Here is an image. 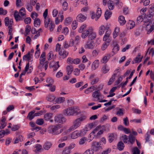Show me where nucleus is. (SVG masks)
I'll return each instance as SVG.
<instances>
[{"label":"nucleus","mask_w":154,"mask_h":154,"mask_svg":"<svg viewBox=\"0 0 154 154\" xmlns=\"http://www.w3.org/2000/svg\"><path fill=\"white\" fill-rule=\"evenodd\" d=\"M86 118L85 115H82L80 117L76 119L73 122V125L67 130V132H69L76 129L79 127L82 122L85 120Z\"/></svg>","instance_id":"1"},{"label":"nucleus","mask_w":154,"mask_h":154,"mask_svg":"<svg viewBox=\"0 0 154 154\" xmlns=\"http://www.w3.org/2000/svg\"><path fill=\"white\" fill-rule=\"evenodd\" d=\"M88 36V40H92L96 38V35L95 32L93 31L92 27H90L82 33L81 37L82 38H85Z\"/></svg>","instance_id":"2"},{"label":"nucleus","mask_w":154,"mask_h":154,"mask_svg":"<svg viewBox=\"0 0 154 154\" xmlns=\"http://www.w3.org/2000/svg\"><path fill=\"white\" fill-rule=\"evenodd\" d=\"M151 18L147 17L146 16V18L143 21V27L146 28L148 34L150 33L154 29V25H151L152 21Z\"/></svg>","instance_id":"3"},{"label":"nucleus","mask_w":154,"mask_h":154,"mask_svg":"<svg viewBox=\"0 0 154 154\" xmlns=\"http://www.w3.org/2000/svg\"><path fill=\"white\" fill-rule=\"evenodd\" d=\"M80 112V111L79 108L76 107L69 108L63 111L64 114L68 116H73L75 114L78 115Z\"/></svg>","instance_id":"4"},{"label":"nucleus","mask_w":154,"mask_h":154,"mask_svg":"<svg viewBox=\"0 0 154 154\" xmlns=\"http://www.w3.org/2000/svg\"><path fill=\"white\" fill-rule=\"evenodd\" d=\"M60 128L59 125L52 126L48 128V131L49 133L53 135H58L63 131V129Z\"/></svg>","instance_id":"5"},{"label":"nucleus","mask_w":154,"mask_h":154,"mask_svg":"<svg viewBox=\"0 0 154 154\" xmlns=\"http://www.w3.org/2000/svg\"><path fill=\"white\" fill-rule=\"evenodd\" d=\"M111 31H106L103 37V40L104 43H107L109 44L112 40V38L110 36Z\"/></svg>","instance_id":"6"},{"label":"nucleus","mask_w":154,"mask_h":154,"mask_svg":"<svg viewBox=\"0 0 154 154\" xmlns=\"http://www.w3.org/2000/svg\"><path fill=\"white\" fill-rule=\"evenodd\" d=\"M54 121L56 123H63L65 122L66 119L62 114L58 115L54 117Z\"/></svg>","instance_id":"7"},{"label":"nucleus","mask_w":154,"mask_h":154,"mask_svg":"<svg viewBox=\"0 0 154 154\" xmlns=\"http://www.w3.org/2000/svg\"><path fill=\"white\" fill-rule=\"evenodd\" d=\"M84 46L86 49H93L95 46L94 42L93 40H88L86 42Z\"/></svg>","instance_id":"8"},{"label":"nucleus","mask_w":154,"mask_h":154,"mask_svg":"<svg viewBox=\"0 0 154 154\" xmlns=\"http://www.w3.org/2000/svg\"><path fill=\"white\" fill-rule=\"evenodd\" d=\"M110 31L109 29V26L107 25L106 26L102 25L100 27L99 29V34L100 35H102L104 33L105 31Z\"/></svg>","instance_id":"9"},{"label":"nucleus","mask_w":154,"mask_h":154,"mask_svg":"<svg viewBox=\"0 0 154 154\" xmlns=\"http://www.w3.org/2000/svg\"><path fill=\"white\" fill-rule=\"evenodd\" d=\"M92 147L93 148V149L96 151L98 150V149H101V142H93Z\"/></svg>","instance_id":"10"},{"label":"nucleus","mask_w":154,"mask_h":154,"mask_svg":"<svg viewBox=\"0 0 154 154\" xmlns=\"http://www.w3.org/2000/svg\"><path fill=\"white\" fill-rule=\"evenodd\" d=\"M113 55V54L112 53L106 54L103 57L102 59L101 60V62L103 63H106L109 59L110 57Z\"/></svg>","instance_id":"11"},{"label":"nucleus","mask_w":154,"mask_h":154,"mask_svg":"<svg viewBox=\"0 0 154 154\" xmlns=\"http://www.w3.org/2000/svg\"><path fill=\"white\" fill-rule=\"evenodd\" d=\"M101 95V94L99 91H95L93 92L92 95L93 97L95 99H97L98 101L100 100V97Z\"/></svg>","instance_id":"12"},{"label":"nucleus","mask_w":154,"mask_h":154,"mask_svg":"<svg viewBox=\"0 0 154 154\" xmlns=\"http://www.w3.org/2000/svg\"><path fill=\"white\" fill-rule=\"evenodd\" d=\"M81 135L80 132L78 131H75L73 132L71 134V137L72 139H75L80 136Z\"/></svg>","instance_id":"13"},{"label":"nucleus","mask_w":154,"mask_h":154,"mask_svg":"<svg viewBox=\"0 0 154 154\" xmlns=\"http://www.w3.org/2000/svg\"><path fill=\"white\" fill-rule=\"evenodd\" d=\"M86 17L82 14H79L76 17L77 20L81 22H83L86 19Z\"/></svg>","instance_id":"14"},{"label":"nucleus","mask_w":154,"mask_h":154,"mask_svg":"<svg viewBox=\"0 0 154 154\" xmlns=\"http://www.w3.org/2000/svg\"><path fill=\"white\" fill-rule=\"evenodd\" d=\"M51 22L53 23L51 19L49 17H48L47 18L45 19L44 20L45 27L46 28H48V25L50 24Z\"/></svg>","instance_id":"15"},{"label":"nucleus","mask_w":154,"mask_h":154,"mask_svg":"<svg viewBox=\"0 0 154 154\" xmlns=\"http://www.w3.org/2000/svg\"><path fill=\"white\" fill-rule=\"evenodd\" d=\"M59 54L60 55L62 56L63 58H65L68 55L69 53L66 51L61 50L59 52Z\"/></svg>","instance_id":"16"},{"label":"nucleus","mask_w":154,"mask_h":154,"mask_svg":"<svg viewBox=\"0 0 154 154\" xmlns=\"http://www.w3.org/2000/svg\"><path fill=\"white\" fill-rule=\"evenodd\" d=\"M99 60H96L92 64V68L93 70H95L97 68L99 65Z\"/></svg>","instance_id":"17"},{"label":"nucleus","mask_w":154,"mask_h":154,"mask_svg":"<svg viewBox=\"0 0 154 154\" xmlns=\"http://www.w3.org/2000/svg\"><path fill=\"white\" fill-rule=\"evenodd\" d=\"M150 13L146 15L147 17L152 18L154 15V6H152L150 8Z\"/></svg>","instance_id":"18"},{"label":"nucleus","mask_w":154,"mask_h":154,"mask_svg":"<svg viewBox=\"0 0 154 154\" xmlns=\"http://www.w3.org/2000/svg\"><path fill=\"white\" fill-rule=\"evenodd\" d=\"M55 96L52 94L48 95L46 97V99L50 102L53 101L55 99Z\"/></svg>","instance_id":"19"},{"label":"nucleus","mask_w":154,"mask_h":154,"mask_svg":"<svg viewBox=\"0 0 154 154\" xmlns=\"http://www.w3.org/2000/svg\"><path fill=\"white\" fill-rule=\"evenodd\" d=\"M119 21L121 25H123L125 23L126 21L125 17L123 16H120L119 17Z\"/></svg>","instance_id":"20"},{"label":"nucleus","mask_w":154,"mask_h":154,"mask_svg":"<svg viewBox=\"0 0 154 154\" xmlns=\"http://www.w3.org/2000/svg\"><path fill=\"white\" fill-rule=\"evenodd\" d=\"M146 14H143L142 15L139 16L137 18V22L138 23H140L142 22L143 20H144L146 18Z\"/></svg>","instance_id":"21"},{"label":"nucleus","mask_w":154,"mask_h":154,"mask_svg":"<svg viewBox=\"0 0 154 154\" xmlns=\"http://www.w3.org/2000/svg\"><path fill=\"white\" fill-rule=\"evenodd\" d=\"M35 112V111L33 110L31 111L28 113V115L27 117V118L31 121L32 119L35 117L34 113Z\"/></svg>","instance_id":"22"},{"label":"nucleus","mask_w":154,"mask_h":154,"mask_svg":"<svg viewBox=\"0 0 154 154\" xmlns=\"http://www.w3.org/2000/svg\"><path fill=\"white\" fill-rule=\"evenodd\" d=\"M135 25V22L132 21H129L127 24V27L128 29H131L133 28Z\"/></svg>","instance_id":"23"},{"label":"nucleus","mask_w":154,"mask_h":154,"mask_svg":"<svg viewBox=\"0 0 154 154\" xmlns=\"http://www.w3.org/2000/svg\"><path fill=\"white\" fill-rule=\"evenodd\" d=\"M128 142L132 144L135 141V138L134 136L130 134L128 136Z\"/></svg>","instance_id":"24"},{"label":"nucleus","mask_w":154,"mask_h":154,"mask_svg":"<svg viewBox=\"0 0 154 154\" xmlns=\"http://www.w3.org/2000/svg\"><path fill=\"white\" fill-rule=\"evenodd\" d=\"M125 147L124 143L122 141H120L117 144V148L120 151L123 150Z\"/></svg>","instance_id":"25"},{"label":"nucleus","mask_w":154,"mask_h":154,"mask_svg":"<svg viewBox=\"0 0 154 154\" xmlns=\"http://www.w3.org/2000/svg\"><path fill=\"white\" fill-rule=\"evenodd\" d=\"M74 44V40L72 39H71L70 40V44L69 45L67 42H65L64 44V46L65 48H67L69 46H72Z\"/></svg>","instance_id":"26"},{"label":"nucleus","mask_w":154,"mask_h":154,"mask_svg":"<svg viewBox=\"0 0 154 154\" xmlns=\"http://www.w3.org/2000/svg\"><path fill=\"white\" fill-rule=\"evenodd\" d=\"M19 13L17 11H15L14 16L16 21H18L20 20L21 17Z\"/></svg>","instance_id":"27"},{"label":"nucleus","mask_w":154,"mask_h":154,"mask_svg":"<svg viewBox=\"0 0 154 154\" xmlns=\"http://www.w3.org/2000/svg\"><path fill=\"white\" fill-rule=\"evenodd\" d=\"M53 116V114L51 113H47L44 115V118L45 120L48 121L51 119Z\"/></svg>","instance_id":"28"},{"label":"nucleus","mask_w":154,"mask_h":154,"mask_svg":"<svg viewBox=\"0 0 154 154\" xmlns=\"http://www.w3.org/2000/svg\"><path fill=\"white\" fill-rule=\"evenodd\" d=\"M46 82L48 84L46 85H45L46 86L51 87L52 85V84L54 82V81L52 78H49L47 79Z\"/></svg>","instance_id":"29"},{"label":"nucleus","mask_w":154,"mask_h":154,"mask_svg":"<svg viewBox=\"0 0 154 154\" xmlns=\"http://www.w3.org/2000/svg\"><path fill=\"white\" fill-rule=\"evenodd\" d=\"M66 70L67 75H70L71 74L73 70V67L71 65L68 66L66 67Z\"/></svg>","instance_id":"30"},{"label":"nucleus","mask_w":154,"mask_h":154,"mask_svg":"<svg viewBox=\"0 0 154 154\" xmlns=\"http://www.w3.org/2000/svg\"><path fill=\"white\" fill-rule=\"evenodd\" d=\"M119 49V47L118 45H116L113 47L112 49V54H113L114 55L116 52H117Z\"/></svg>","instance_id":"31"},{"label":"nucleus","mask_w":154,"mask_h":154,"mask_svg":"<svg viewBox=\"0 0 154 154\" xmlns=\"http://www.w3.org/2000/svg\"><path fill=\"white\" fill-rule=\"evenodd\" d=\"M65 100V98L64 97H59L56 99L55 102H56V103L59 104L64 102Z\"/></svg>","instance_id":"32"},{"label":"nucleus","mask_w":154,"mask_h":154,"mask_svg":"<svg viewBox=\"0 0 154 154\" xmlns=\"http://www.w3.org/2000/svg\"><path fill=\"white\" fill-rule=\"evenodd\" d=\"M119 28L116 27L115 30L113 33V37L116 38L118 35L119 32Z\"/></svg>","instance_id":"33"},{"label":"nucleus","mask_w":154,"mask_h":154,"mask_svg":"<svg viewBox=\"0 0 154 154\" xmlns=\"http://www.w3.org/2000/svg\"><path fill=\"white\" fill-rule=\"evenodd\" d=\"M108 7L110 10H112L114 8V6L112 1L109 0L108 1Z\"/></svg>","instance_id":"34"},{"label":"nucleus","mask_w":154,"mask_h":154,"mask_svg":"<svg viewBox=\"0 0 154 154\" xmlns=\"http://www.w3.org/2000/svg\"><path fill=\"white\" fill-rule=\"evenodd\" d=\"M141 54L139 53L138 56L134 59L135 63H139L142 60L143 57H140Z\"/></svg>","instance_id":"35"},{"label":"nucleus","mask_w":154,"mask_h":154,"mask_svg":"<svg viewBox=\"0 0 154 154\" xmlns=\"http://www.w3.org/2000/svg\"><path fill=\"white\" fill-rule=\"evenodd\" d=\"M72 21V19L71 17H68L66 18L64 24L66 26H68L70 24Z\"/></svg>","instance_id":"36"},{"label":"nucleus","mask_w":154,"mask_h":154,"mask_svg":"<svg viewBox=\"0 0 154 154\" xmlns=\"http://www.w3.org/2000/svg\"><path fill=\"white\" fill-rule=\"evenodd\" d=\"M51 144L50 142H47L45 143L43 146L44 148L46 150H48L51 147Z\"/></svg>","instance_id":"37"},{"label":"nucleus","mask_w":154,"mask_h":154,"mask_svg":"<svg viewBox=\"0 0 154 154\" xmlns=\"http://www.w3.org/2000/svg\"><path fill=\"white\" fill-rule=\"evenodd\" d=\"M102 14L101 10L100 8H98L97 10V12L95 15L96 17L98 19L101 16Z\"/></svg>","instance_id":"38"},{"label":"nucleus","mask_w":154,"mask_h":154,"mask_svg":"<svg viewBox=\"0 0 154 154\" xmlns=\"http://www.w3.org/2000/svg\"><path fill=\"white\" fill-rule=\"evenodd\" d=\"M109 70V68L106 65H104L102 68V71L104 73H107Z\"/></svg>","instance_id":"39"},{"label":"nucleus","mask_w":154,"mask_h":154,"mask_svg":"<svg viewBox=\"0 0 154 154\" xmlns=\"http://www.w3.org/2000/svg\"><path fill=\"white\" fill-rule=\"evenodd\" d=\"M112 14V13L108 10H106L105 12V17L106 20L108 19Z\"/></svg>","instance_id":"40"},{"label":"nucleus","mask_w":154,"mask_h":154,"mask_svg":"<svg viewBox=\"0 0 154 154\" xmlns=\"http://www.w3.org/2000/svg\"><path fill=\"white\" fill-rule=\"evenodd\" d=\"M26 8L27 10L29 12H31L32 11L33 7L31 4L29 3H27L26 4Z\"/></svg>","instance_id":"41"},{"label":"nucleus","mask_w":154,"mask_h":154,"mask_svg":"<svg viewBox=\"0 0 154 154\" xmlns=\"http://www.w3.org/2000/svg\"><path fill=\"white\" fill-rule=\"evenodd\" d=\"M40 24V20L39 19L37 18V19L34 20V25L35 27H38Z\"/></svg>","instance_id":"42"},{"label":"nucleus","mask_w":154,"mask_h":154,"mask_svg":"<svg viewBox=\"0 0 154 154\" xmlns=\"http://www.w3.org/2000/svg\"><path fill=\"white\" fill-rule=\"evenodd\" d=\"M31 30V27L29 25H26L25 28V32L24 33L25 36H27L29 32Z\"/></svg>","instance_id":"43"},{"label":"nucleus","mask_w":154,"mask_h":154,"mask_svg":"<svg viewBox=\"0 0 154 154\" xmlns=\"http://www.w3.org/2000/svg\"><path fill=\"white\" fill-rule=\"evenodd\" d=\"M132 152L133 154H140V151L137 147H135L132 149Z\"/></svg>","instance_id":"44"},{"label":"nucleus","mask_w":154,"mask_h":154,"mask_svg":"<svg viewBox=\"0 0 154 154\" xmlns=\"http://www.w3.org/2000/svg\"><path fill=\"white\" fill-rule=\"evenodd\" d=\"M62 8L64 11L67 10L68 9V4L65 1L62 4Z\"/></svg>","instance_id":"45"},{"label":"nucleus","mask_w":154,"mask_h":154,"mask_svg":"<svg viewBox=\"0 0 154 154\" xmlns=\"http://www.w3.org/2000/svg\"><path fill=\"white\" fill-rule=\"evenodd\" d=\"M87 27V26L85 24H84L82 26H81L80 28L79 29V33H82L83 31V32L85 31L84 29H86Z\"/></svg>","instance_id":"46"},{"label":"nucleus","mask_w":154,"mask_h":154,"mask_svg":"<svg viewBox=\"0 0 154 154\" xmlns=\"http://www.w3.org/2000/svg\"><path fill=\"white\" fill-rule=\"evenodd\" d=\"M44 122V120L42 119H38L35 122L36 123L39 125H42L43 124Z\"/></svg>","instance_id":"47"},{"label":"nucleus","mask_w":154,"mask_h":154,"mask_svg":"<svg viewBox=\"0 0 154 154\" xmlns=\"http://www.w3.org/2000/svg\"><path fill=\"white\" fill-rule=\"evenodd\" d=\"M29 63H26L25 67V71H23L20 74L22 76L25 75L26 73V72L28 71L29 68Z\"/></svg>","instance_id":"48"},{"label":"nucleus","mask_w":154,"mask_h":154,"mask_svg":"<svg viewBox=\"0 0 154 154\" xmlns=\"http://www.w3.org/2000/svg\"><path fill=\"white\" fill-rule=\"evenodd\" d=\"M25 11V8L23 7L20 10L19 13L20 15L23 16H25L26 14Z\"/></svg>","instance_id":"49"},{"label":"nucleus","mask_w":154,"mask_h":154,"mask_svg":"<svg viewBox=\"0 0 154 154\" xmlns=\"http://www.w3.org/2000/svg\"><path fill=\"white\" fill-rule=\"evenodd\" d=\"M87 140V138L85 137L82 138L79 142V144L80 145H83L85 143Z\"/></svg>","instance_id":"50"},{"label":"nucleus","mask_w":154,"mask_h":154,"mask_svg":"<svg viewBox=\"0 0 154 154\" xmlns=\"http://www.w3.org/2000/svg\"><path fill=\"white\" fill-rule=\"evenodd\" d=\"M122 140H123L124 142L125 143H127L128 142V136L126 135H124L122 136Z\"/></svg>","instance_id":"51"},{"label":"nucleus","mask_w":154,"mask_h":154,"mask_svg":"<svg viewBox=\"0 0 154 154\" xmlns=\"http://www.w3.org/2000/svg\"><path fill=\"white\" fill-rule=\"evenodd\" d=\"M99 79L98 78H94V79L91 80V83L92 85H94L97 84L99 81Z\"/></svg>","instance_id":"52"},{"label":"nucleus","mask_w":154,"mask_h":154,"mask_svg":"<svg viewBox=\"0 0 154 154\" xmlns=\"http://www.w3.org/2000/svg\"><path fill=\"white\" fill-rule=\"evenodd\" d=\"M100 128V126H98L96 127V128L94 129L93 131L90 134V135H92L94 136L95 135V133L96 132L98 131L99 130V129Z\"/></svg>","instance_id":"53"},{"label":"nucleus","mask_w":154,"mask_h":154,"mask_svg":"<svg viewBox=\"0 0 154 154\" xmlns=\"http://www.w3.org/2000/svg\"><path fill=\"white\" fill-rule=\"evenodd\" d=\"M77 22L76 20L73 21L72 25V29H75L77 27Z\"/></svg>","instance_id":"54"},{"label":"nucleus","mask_w":154,"mask_h":154,"mask_svg":"<svg viewBox=\"0 0 154 154\" xmlns=\"http://www.w3.org/2000/svg\"><path fill=\"white\" fill-rule=\"evenodd\" d=\"M70 152L71 150H70V149L66 147L63 150L62 154H70Z\"/></svg>","instance_id":"55"},{"label":"nucleus","mask_w":154,"mask_h":154,"mask_svg":"<svg viewBox=\"0 0 154 154\" xmlns=\"http://www.w3.org/2000/svg\"><path fill=\"white\" fill-rule=\"evenodd\" d=\"M108 138L109 142L110 143H111L114 139V137L113 134H110L108 137Z\"/></svg>","instance_id":"56"},{"label":"nucleus","mask_w":154,"mask_h":154,"mask_svg":"<svg viewBox=\"0 0 154 154\" xmlns=\"http://www.w3.org/2000/svg\"><path fill=\"white\" fill-rule=\"evenodd\" d=\"M93 153L94 150L91 149H90L87 150L83 154H93Z\"/></svg>","instance_id":"57"},{"label":"nucleus","mask_w":154,"mask_h":154,"mask_svg":"<svg viewBox=\"0 0 154 154\" xmlns=\"http://www.w3.org/2000/svg\"><path fill=\"white\" fill-rule=\"evenodd\" d=\"M150 135L149 134V132L147 131L145 135V139L146 140V142H149L150 141Z\"/></svg>","instance_id":"58"},{"label":"nucleus","mask_w":154,"mask_h":154,"mask_svg":"<svg viewBox=\"0 0 154 154\" xmlns=\"http://www.w3.org/2000/svg\"><path fill=\"white\" fill-rule=\"evenodd\" d=\"M7 10H4L2 8H0V15H5L7 13Z\"/></svg>","instance_id":"59"},{"label":"nucleus","mask_w":154,"mask_h":154,"mask_svg":"<svg viewBox=\"0 0 154 154\" xmlns=\"http://www.w3.org/2000/svg\"><path fill=\"white\" fill-rule=\"evenodd\" d=\"M54 26L55 25L54 23L51 22L48 26L49 29L51 32H52L54 28Z\"/></svg>","instance_id":"60"},{"label":"nucleus","mask_w":154,"mask_h":154,"mask_svg":"<svg viewBox=\"0 0 154 154\" xmlns=\"http://www.w3.org/2000/svg\"><path fill=\"white\" fill-rule=\"evenodd\" d=\"M109 44L107 43H104L102 45L101 47V50L102 51H104L109 45Z\"/></svg>","instance_id":"61"},{"label":"nucleus","mask_w":154,"mask_h":154,"mask_svg":"<svg viewBox=\"0 0 154 154\" xmlns=\"http://www.w3.org/2000/svg\"><path fill=\"white\" fill-rule=\"evenodd\" d=\"M23 137L22 136H19L18 137H17V138L15 140L14 143V144H16L19 143V141H21L20 139H22Z\"/></svg>","instance_id":"62"},{"label":"nucleus","mask_w":154,"mask_h":154,"mask_svg":"<svg viewBox=\"0 0 154 154\" xmlns=\"http://www.w3.org/2000/svg\"><path fill=\"white\" fill-rule=\"evenodd\" d=\"M38 16V14L36 13H32L31 14V17H32V18L33 19V20H36L37 19Z\"/></svg>","instance_id":"63"},{"label":"nucleus","mask_w":154,"mask_h":154,"mask_svg":"<svg viewBox=\"0 0 154 154\" xmlns=\"http://www.w3.org/2000/svg\"><path fill=\"white\" fill-rule=\"evenodd\" d=\"M62 31V32L64 34L66 35L68 33L69 30L67 27H65L63 28Z\"/></svg>","instance_id":"64"}]
</instances>
